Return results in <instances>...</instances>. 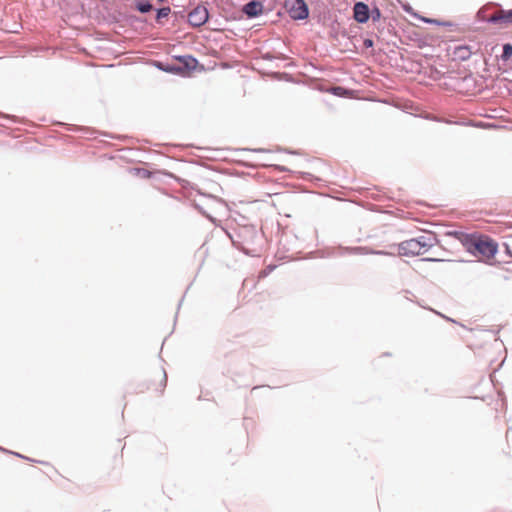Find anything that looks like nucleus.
Segmentation results:
<instances>
[{
    "label": "nucleus",
    "mask_w": 512,
    "mask_h": 512,
    "mask_svg": "<svg viewBox=\"0 0 512 512\" xmlns=\"http://www.w3.org/2000/svg\"><path fill=\"white\" fill-rule=\"evenodd\" d=\"M369 254H372V255H386V256H394L395 253L394 252H391V251H384V250H373V249H370V252Z\"/></svg>",
    "instance_id": "18"
},
{
    "label": "nucleus",
    "mask_w": 512,
    "mask_h": 512,
    "mask_svg": "<svg viewBox=\"0 0 512 512\" xmlns=\"http://www.w3.org/2000/svg\"><path fill=\"white\" fill-rule=\"evenodd\" d=\"M473 249L485 256V257H494L497 253V244L492 240H475L473 242Z\"/></svg>",
    "instance_id": "3"
},
{
    "label": "nucleus",
    "mask_w": 512,
    "mask_h": 512,
    "mask_svg": "<svg viewBox=\"0 0 512 512\" xmlns=\"http://www.w3.org/2000/svg\"><path fill=\"white\" fill-rule=\"evenodd\" d=\"M487 22L491 24H501L505 26L512 24V9H500L499 11L492 14L487 19Z\"/></svg>",
    "instance_id": "6"
},
{
    "label": "nucleus",
    "mask_w": 512,
    "mask_h": 512,
    "mask_svg": "<svg viewBox=\"0 0 512 512\" xmlns=\"http://www.w3.org/2000/svg\"><path fill=\"white\" fill-rule=\"evenodd\" d=\"M453 54L458 59L464 61V60H467L470 58L472 51L470 50V48L468 46L461 45V46L455 47Z\"/></svg>",
    "instance_id": "11"
},
{
    "label": "nucleus",
    "mask_w": 512,
    "mask_h": 512,
    "mask_svg": "<svg viewBox=\"0 0 512 512\" xmlns=\"http://www.w3.org/2000/svg\"><path fill=\"white\" fill-rule=\"evenodd\" d=\"M208 19V11L205 7L197 6L188 14V23L193 27L203 25Z\"/></svg>",
    "instance_id": "5"
},
{
    "label": "nucleus",
    "mask_w": 512,
    "mask_h": 512,
    "mask_svg": "<svg viewBox=\"0 0 512 512\" xmlns=\"http://www.w3.org/2000/svg\"><path fill=\"white\" fill-rule=\"evenodd\" d=\"M264 11L263 3L259 0H252L247 2L242 7V12L247 16V18H256L260 16Z\"/></svg>",
    "instance_id": "7"
},
{
    "label": "nucleus",
    "mask_w": 512,
    "mask_h": 512,
    "mask_svg": "<svg viewBox=\"0 0 512 512\" xmlns=\"http://www.w3.org/2000/svg\"><path fill=\"white\" fill-rule=\"evenodd\" d=\"M255 235L254 228L250 226L240 227L233 233L226 230V237L231 240L233 246L245 253H248V246L253 242Z\"/></svg>",
    "instance_id": "1"
},
{
    "label": "nucleus",
    "mask_w": 512,
    "mask_h": 512,
    "mask_svg": "<svg viewBox=\"0 0 512 512\" xmlns=\"http://www.w3.org/2000/svg\"><path fill=\"white\" fill-rule=\"evenodd\" d=\"M416 239L418 240V244L420 246V250L422 251V254L427 252L437 242L435 235L432 233L421 235V236L417 237Z\"/></svg>",
    "instance_id": "9"
},
{
    "label": "nucleus",
    "mask_w": 512,
    "mask_h": 512,
    "mask_svg": "<svg viewBox=\"0 0 512 512\" xmlns=\"http://www.w3.org/2000/svg\"><path fill=\"white\" fill-rule=\"evenodd\" d=\"M397 248L399 255L403 256H416L422 254L416 238L402 241L397 245Z\"/></svg>",
    "instance_id": "4"
},
{
    "label": "nucleus",
    "mask_w": 512,
    "mask_h": 512,
    "mask_svg": "<svg viewBox=\"0 0 512 512\" xmlns=\"http://www.w3.org/2000/svg\"><path fill=\"white\" fill-rule=\"evenodd\" d=\"M340 250H341V254L349 253V254H355V255H367L370 252V248L361 247V246L353 247V248L341 247Z\"/></svg>",
    "instance_id": "12"
},
{
    "label": "nucleus",
    "mask_w": 512,
    "mask_h": 512,
    "mask_svg": "<svg viewBox=\"0 0 512 512\" xmlns=\"http://www.w3.org/2000/svg\"><path fill=\"white\" fill-rule=\"evenodd\" d=\"M180 60L187 70H194L198 64L196 58L192 56H183L180 58Z\"/></svg>",
    "instance_id": "13"
},
{
    "label": "nucleus",
    "mask_w": 512,
    "mask_h": 512,
    "mask_svg": "<svg viewBox=\"0 0 512 512\" xmlns=\"http://www.w3.org/2000/svg\"><path fill=\"white\" fill-rule=\"evenodd\" d=\"M429 261H439L438 259H435V258H432V259H428Z\"/></svg>",
    "instance_id": "22"
},
{
    "label": "nucleus",
    "mask_w": 512,
    "mask_h": 512,
    "mask_svg": "<svg viewBox=\"0 0 512 512\" xmlns=\"http://www.w3.org/2000/svg\"><path fill=\"white\" fill-rule=\"evenodd\" d=\"M451 235L456 237L469 251H471L473 248V242H475V239L471 235L460 231H454Z\"/></svg>",
    "instance_id": "10"
},
{
    "label": "nucleus",
    "mask_w": 512,
    "mask_h": 512,
    "mask_svg": "<svg viewBox=\"0 0 512 512\" xmlns=\"http://www.w3.org/2000/svg\"><path fill=\"white\" fill-rule=\"evenodd\" d=\"M273 270V266H268V269H266V272H270Z\"/></svg>",
    "instance_id": "21"
},
{
    "label": "nucleus",
    "mask_w": 512,
    "mask_h": 512,
    "mask_svg": "<svg viewBox=\"0 0 512 512\" xmlns=\"http://www.w3.org/2000/svg\"><path fill=\"white\" fill-rule=\"evenodd\" d=\"M170 12H171L170 7H162L160 9H158L157 14H156L157 22H160L162 18L167 17L170 14Z\"/></svg>",
    "instance_id": "15"
},
{
    "label": "nucleus",
    "mask_w": 512,
    "mask_h": 512,
    "mask_svg": "<svg viewBox=\"0 0 512 512\" xmlns=\"http://www.w3.org/2000/svg\"><path fill=\"white\" fill-rule=\"evenodd\" d=\"M422 20L426 23L436 24V25H444V26H451L450 22H440L436 19H430L423 17Z\"/></svg>",
    "instance_id": "17"
},
{
    "label": "nucleus",
    "mask_w": 512,
    "mask_h": 512,
    "mask_svg": "<svg viewBox=\"0 0 512 512\" xmlns=\"http://www.w3.org/2000/svg\"><path fill=\"white\" fill-rule=\"evenodd\" d=\"M364 46H365L366 48H368V47H372V46H373V40H371V39H365V40H364Z\"/></svg>",
    "instance_id": "19"
},
{
    "label": "nucleus",
    "mask_w": 512,
    "mask_h": 512,
    "mask_svg": "<svg viewBox=\"0 0 512 512\" xmlns=\"http://www.w3.org/2000/svg\"><path fill=\"white\" fill-rule=\"evenodd\" d=\"M286 8L294 20H304L309 16V8L305 0H286Z\"/></svg>",
    "instance_id": "2"
},
{
    "label": "nucleus",
    "mask_w": 512,
    "mask_h": 512,
    "mask_svg": "<svg viewBox=\"0 0 512 512\" xmlns=\"http://www.w3.org/2000/svg\"><path fill=\"white\" fill-rule=\"evenodd\" d=\"M267 274H268V272H266V270H264L260 273V277H265V276H267Z\"/></svg>",
    "instance_id": "20"
},
{
    "label": "nucleus",
    "mask_w": 512,
    "mask_h": 512,
    "mask_svg": "<svg viewBox=\"0 0 512 512\" xmlns=\"http://www.w3.org/2000/svg\"><path fill=\"white\" fill-rule=\"evenodd\" d=\"M512 56V45L507 43L503 45L502 59L507 60Z\"/></svg>",
    "instance_id": "16"
},
{
    "label": "nucleus",
    "mask_w": 512,
    "mask_h": 512,
    "mask_svg": "<svg viewBox=\"0 0 512 512\" xmlns=\"http://www.w3.org/2000/svg\"><path fill=\"white\" fill-rule=\"evenodd\" d=\"M136 9L141 13H147L152 10V4L149 1H141L136 4Z\"/></svg>",
    "instance_id": "14"
},
{
    "label": "nucleus",
    "mask_w": 512,
    "mask_h": 512,
    "mask_svg": "<svg viewBox=\"0 0 512 512\" xmlns=\"http://www.w3.org/2000/svg\"><path fill=\"white\" fill-rule=\"evenodd\" d=\"M354 19L359 23H365L369 19V8L363 2H357L354 5Z\"/></svg>",
    "instance_id": "8"
}]
</instances>
